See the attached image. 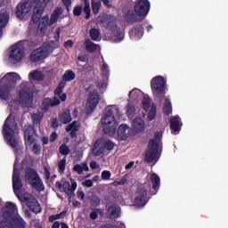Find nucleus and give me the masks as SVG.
<instances>
[{
    "label": "nucleus",
    "instance_id": "obj_1",
    "mask_svg": "<svg viewBox=\"0 0 228 228\" xmlns=\"http://www.w3.org/2000/svg\"><path fill=\"white\" fill-rule=\"evenodd\" d=\"M0 228H26V222L17 214L15 204L5 203L0 214Z\"/></svg>",
    "mask_w": 228,
    "mask_h": 228
},
{
    "label": "nucleus",
    "instance_id": "obj_2",
    "mask_svg": "<svg viewBox=\"0 0 228 228\" xmlns=\"http://www.w3.org/2000/svg\"><path fill=\"white\" fill-rule=\"evenodd\" d=\"M12 188L16 197H18L21 202H26L30 211H33L34 213H40V211H42V208L40 207L38 201H37L33 196L29 195L26 192V191H24V189H22V183L20 182V179H19L17 164L14 165Z\"/></svg>",
    "mask_w": 228,
    "mask_h": 228
},
{
    "label": "nucleus",
    "instance_id": "obj_3",
    "mask_svg": "<svg viewBox=\"0 0 228 228\" xmlns=\"http://www.w3.org/2000/svg\"><path fill=\"white\" fill-rule=\"evenodd\" d=\"M17 81H20V75L9 72L0 79V99L8 101L17 88Z\"/></svg>",
    "mask_w": 228,
    "mask_h": 228
},
{
    "label": "nucleus",
    "instance_id": "obj_4",
    "mask_svg": "<svg viewBox=\"0 0 228 228\" xmlns=\"http://www.w3.org/2000/svg\"><path fill=\"white\" fill-rule=\"evenodd\" d=\"M3 134L4 140L11 147H16L19 145L20 137L19 136V128L17 127V119L12 115L5 119V123L3 128Z\"/></svg>",
    "mask_w": 228,
    "mask_h": 228
},
{
    "label": "nucleus",
    "instance_id": "obj_5",
    "mask_svg": "<svg viewBox=\"0 0 228 228\" xmlns=\"http://www.w3.org/2000/svg\"><path fill=\"white\" fill-rule=\"evenodd\" d=\"M161 136H163V133L157 132L154 138L150 141L145 156L148 163H156L159 159V156H161Z\"/></svg>",
    "mask_w": 228,
    "mask_h": 228
},
{
    "label": "nucleus",
    "instance_id": "obj_6",
    "mask_svg": "<svg viewBox=\"0 0 228 228\" xmlns=\"http://www.w3.org/2000/svg\"><path fill=\"white\" fill-rule=\"evenodd\" d=\"M151 10V2L149 0H136L134 5V12L128 11L126 19L129 22H136L138 17L145 19Z\"/></svg>",
    "mask_w": 228,
    "mask_h": 228
},
{
    "label": "nucleus",
    "instance_id": "obj_7",
    "mask_svg": "<svg viewBox=\"0 0 228 228\" xmlns=\"http://www.w3.org/2000/svg\"><path fill=\"white\" fill-rule=\"evenodd\" d=\"M25 56L24 45L21 42H18L7 50L4 54V61L12 65H17V63H20L24 60Z\"/></svg>",
    "mask_w": 228,
    "mask_h": 228
},
{
    "label": "nucleus",
    "instance_id": "obj_8",
    "mask_svg": "<svg viewBox=\"0 0 228 228\" xmlns=\"http://www.w3.org/2000/svg\"><path fill=\"white\" fill-rule=\"evenodd\" d=\"M61 13H63V9L57 8L52 14L50 20L49 16H43L39 20V24L36 31L37 37H44L49 35L47 27L53 26V24L58 20V18L60 15H61Z\"/></svg>",
    "mask_w": 228,
    "mask_h": 228
},
{
    "label": "nucleus",
    "instance_id": "obj_9",
    "mask_svg": "<svg viewBox=\"0 0 228 228\" xmlns=\"http://www.w3.org/2000/svg\"><path fill=\"white\" fill-rule=\"evenodd\" d=\"M34 92L35 90L29 87V84L23 83L18 91V104H20L21 108H32Z\"/></svg>",
    "mask_w": 228,
    "mask_h": 228
},
{
    "label": "nucleus",
    "instance_id": "obj_10",
    "mask_svg": "<svg viewBox=\"0 0 228 228\" xmlns=\"http://www.w3.org/2000/svg\"><path fill=\"white\" fill-rule=\"evenodd\" d=\"M107 111H110V113L106 114L102 118V130L105 134H109V136H113L115 134V131H117V120L115 119V116L113 115V111H117V106L107 108Z\"/></svg>",
    "mask_w": 228,
    "mask_h": 228
},
{
    "label": "nucleus",
    "instance_id": "obj_11",
    "mask_svg": "<svg viewBox=\"0 0 228 228\" xmlns=\"http://www.w3.org/2000/svg\"><path fill=\"white\" fill-rule=\"evenodd\" d=\"M65 81H61L58 87L55 89V97L53 99L45 98L43 102V111H47L50 106H58L60 100L61 102L67 101V94H63V88H65Z\"/></svg>",
    "mask_w": 228,
    "mask_h": 228
},
{
    "label": "nucleus",
    "instance_id": "obj_12",
    "mask_svg": "<svg viewBox=\"0 0 228 228\" xmlns=\"http://www.w3.org/2000/svg\"><path fill=\"white\" fill-rule=\"evenodd\" d=\"M25 144L27 149L32 151L34 154H40V146L37 143L35 139V130L33 126H27L25 128Z\"/></svg>",
    "mask_w": 228,
    "mask_h": 228
},
{
    "label": "nucleus",
    "instance_id": "obj_13",
    "mask_svg": "<svg viewBox=\"0 0 228 228\" xmlns=\"http://www.w3.org/2000/svg\"><path fill=\"white\" fill-rule=\"evenodd\" d=\"M54 49L49 45H43L41 47L34 50L30 54V61L34 63H38V61H42V60H45Z\"/></svg>",
    "mask_w": 228,
    "mask_h": 228
},
{
    "label": "nucleus",
    "instance_id": "obj_14",
    "mask_svg": "<svg viewBox=\"0 0 228 228\" xmlns=\"http://www.w3.org/2000/svg\"><path fill=\"white\" fill-rule=\"evenodd\" d=\"M151 86L154 97H163L167 86V79L162 76H157L151 79Z\"/></svg>",
    "mask_w": 228,
    "mask_h": 228
},
{
    "label": "nucleus",
    "instance_id": "obj_15",
    "mask_svg": "<svg viewBox=\"0 0 228 228\" xmlns=\"http://www.w3.org/2000/svg\"><path fill=\"white\" fill-rule=\"evenodd\" d=\"M51 0H37V4L34 9V14L32 16V20L29 24V28L32 29L33 27L37 26V22L40 20V15L44 13V9L47 6V3Z\"/></svg>",
    "mask_w": 228,
    "mask_h": 228
},
{
    "label": "nucleus",
    "instance_id": "obj_16",
    "mask_svg": "<svg viewBox=\"0 0 228 228\" xmlns=\"http://www.w3.org/2000/svg\"><path fill=\"white\" fill-rule=\"evenodd\" d=\"M115 144L110 140L100 139L98 140L93 148V153L94 156H101L104 151H112Z\"/></svg>",
    "mask_w": 228,
    "mask_h": 228
},
{
    "label": "nucleus",
    "instance_id": "obj_17",
    "mask_svg": "<svg viewBox=\"0 0 228 228\" xmlns=\"http://www.w3.org/2000/svg\"><path fill=\"white\" fill-rule=\"evenodd\" d=\"M31 13V3L21 1L18 4L15 12L16 17L20 20H26Z\"/></svg>",
    "mask_w": 228,
    "mask_h": 228
},
{
    "label": "nucleus",
    "instance_id": "obj_18",
    "mask_svg": "<svg viewBox=\"0 0 228 228\" xmlns=\"http://www.w3.org/2000/svg\"><path fill=\"white\" fill-rule=\"evenodd\" d=\"M26 181L30 183L31 186L37 191H44V183L35 170L28 169L26 174Z\"/></svg>",
    "mask_w": 228,
    "mask_h": 228
},
{
    "label": "nucleus",
    "instance_id": "obj_19",
    "mask_svg": "<svg viewBox=\"0 0 228 228\" xmlns=\"http://www.w3.org/2000/svg\"><path fill=\"white\" fill-rule=\"evenodd\" d=\"M142 110H145V111H149L148 118H147L149 122H151V120H154V118H156V113H157L156 105L151 103V98H149V95L143 96V99L142 101Z\"/></svg>",
    "mask_w": 228,
    "mask_h": 228
},
{
    "label": "nucleus",
    "instance_id": "obj_20",
    "mask_svg": "<svg viewBox=\"0 0 228 228\" xmlns=\"http://www.w3.org/2000/svg\"><path fill=\"white\" fill-rule=\"evenodd\" d=\"M98 104H99V94L97 93L90 94L87 98V102L86 103V112L92 113V111H94V110L97 108Z\"/></svg>",
    "mask_w": 228,
    "mask_h": 228
},
{
    "label": "nucleus",
    "instance_id": "obj_21",
    "mask_svg": "<svg viewBox=\"0 0 228 228\" xmlns=\"http://www.w3.org/2000/svg\"><path fill=\"white\" fill-rule=\"evenodd\" d=\"M147 191L141 189L137 191V196L134 201V206L137 208H143L147 204Z\"/></svg>",
    "mask_w": 228,
    "mask_h": 228
},
{
    "label": "nucleus",
    "instance_id": "obj_22",
    "mask_svg": "<svg viewBox=\"0 0 228 228\" xmlns=\"http://www.w3.org/2000/svg\"><path fill=\"white\" fill-rule=\"evenodd\" d=\"M118 138L119 140H127L131 136V126L126 124L120 125L117 133Z\"/></svg>",
    "mask_w": 228,
    "mask_h": 228
},
{
    "label": "nucleus",
    "instance_id": "obj_23",
    "mask_svg": "<svg viewBox=\"0 0 228 228\" xmlns=\"http://www.w3.org/2000/svg\"><path fill=\"white\" fill-rule=\"evenodd\" d=\"M132 127L135 133H142L145 129V121L140 117H136L132 121Z\"/></svg>",
    "mask_w": 228,
    "mask_h": 228
},
{
    "label": "nucleus",
    "instance_id": "obj_24",
    "mask_svg": "<svg viewBox=\"0 0 228 228\" xmlns=\"http://www.w3.org/2000/svg\"><path fill=\"white\" fill-rule=\"evenodd\" d=\"M181 126H183V124H181V118H179V116H174L173 118H171L170 128L173 131L174 134L178 133V131H181Z\"/></svg>",
    "mask_w": 228,
    "mask_h": 228
},
{
    "label": "nucleus",
    "instance_id": "obj_25",
    "mask_svg": "<svg viewBox=\"0 0 228 228\" xmlns=\"http://www.w3.org/2000/svg\"><path fill=\"white\" fill-rule=\"evenodd\" d=\"M77 188V183L76 181L71 180V185L70 183L65 182L62 183V190L67 193V195H72L74 191H76Z\"/></svg>",
    "mask_w": 228,
    "mask_h": 228
},
{
    "label": "nucleus",
    "instance_id": "obj_26",
    "mask_svg": "<svg viewBox=\"0 0 228 228\" xmlns=\"http://www.w3.org/2000/svg\"><path fill=\"white\" fill-rule=\"evenodd\" d=\"M63 29V28L61 27H57L54 30L53 33V38L55 39L54 41H52L51 43H49L48 45H50L52 46V48L54 49H58V47H60V34L61 33V30Z\"/></svg>",
    "mask_w": 228,
    "mask_h": 228
},
{
    "label": "nucleus",
    "instance_id": "obj_27",
    "mask_svg": "<svg viewBox=\"0 0 228 228\" xmlns=\"http://www.w3.org/2000/svg\"><path fill=\"white\" fill-rule=\"evenodd\" d=\"M59 120L61 124H69L72 121L69 110H64L59 114Z\"/></svg>",
    "mask_w": 228,
    "mask_h": 228
},
{
    "label": "nucleus",
    "instance_id": "obj_28",
    "mask_svg": "<svg viewBox=\"0 0 228 228\" xmlns=\"http://www.w3.org/2000/svg\"><path fill=\"white\" fill-rule=\"evenodd\" d=\"M45 75L40 70H32L28 73V79L32 81H44Z\"/></svg>",
    "mask_w": 228,
    "mask_h": 228
},
{
    "label": "nucleus",
    "instance_id": "obj_29",
    "mask_svg": "<svg viewBox=\"0 0 228 228\" xmlns=\"http://www.w3.org/2000/svg\"><path fill=\"white\" fill-rule=\"evenodd\" d=\"M147 94H143V93L140 89H133L129 92L128 97L130 101H137V99H141L143 101V97Z\"/></svg>",
    "mask_w": 228,
    "mask_h": 228
},
{
    "label": "nucleus",
    "instance_id": "obj_30",
    "mask_svg": "<svg viewBox=\"0 0 228 228\" xmlns=\"http://www.w3.org/2000/svg\"><path fill=\"white\" fill-rule=\"evenodd\" d=\"M81 127V124L78 121H73L71 124L66 126V132L70 133L71 136H74L79 128Z\"/></svg>",
    "mask_w": 228,
    "mask_h": 228
},
{
    "label": "nucleus",
    "instance_id": "obj_31",
    "mask_svg": "<svg viewBox=\"0 0 228 228\" xmlns=\"http://www.w3.org/2000/svg\"><path fill=\"white\" fill-rule=\"evenodd\" d=\"M130 37L134 40H140L143 37V28H132L130 30Z\"/></svg>",
    "mask_w": 228,
    "mask_h": 228
},
{
    "label": "nucleus",
    "instance_id": "obj_32",
    "mask_svg": "<svg viewBox=\"0 0 228 228\" xmlns=\"http://www.w3.org/2000/svg\"><path fill=\"white\" fill-rule=\"evenodd\" d=\"M108 215L110 218H118L120 216V208L116 205H112L108 209Z\"/></svg>",
    "mask_w": 228,
    "mask_h": 228
},
{
    "label": "nucleus",
    "instance_id": "obj_33",
    "mask_svg": "<svg viewBox=\"0 0 228 228\" xmlns=\"http://www.w3.org/2000/svg\"><path fill=\"white\" fill-rule=\"evenodd\" d=\"M85 45H86V51H88V53H95V51H101V46L92 43V41L86 39L85 41Z\"/></svg>",
    "mask_w": 228,
    "mask_h": 228
},
{
    "label": "nucleus",
    "instance_id": "obj_34",
    "mask_svg": "<svg viewBox=\"0 0 228 228\" xmlns=\"http://www.w3.org/2000/svg\"><path fill=\"white\" fill-rule=\"evenodd\" d=\"M162 108L164 115L168 116L172 114V103L170 102V100L168 98H164Z\"/></svg>",
    "mask_w": 228,
    "mask_h": 228
},
{
    "label": "nucleus",
    "instance_id": "obj_35",
    "mask_svg": "<svg viewBox=\"0 0 228 228\" xmlns=\"http://www.w3.org/2000/svg\"><path fill=\"white\" fill-rule=\"evenodd\" d=\"M10 14L8 12L0 13V29L3 31L6 26H8V20Z\"/></svg>",
    "mask_w": 228,
    "mask_h": 228
},
{
    "label": "nucleus",
    "instance_id": "obj_36",
    "mask_svg": "<svg viewBox=\"0 0 228 228\" xmlns=\"http://www.w3.org/2000/svg\"><path fill=\"white\" fill-rule=\"evenodd\" d=\"M111 38L116 44L122 42V40H124V32L118 28H116Z\"/></svg>",
    "mask_w": 228,
    "mask_h": 228
},
{
    "label": "nucleus",
    "instance_id": "obj_37",
    "mask_svg": "<svg viewBox=\"0 0 228 228\" xmlns=\"http://www.w3.org/2000/svg\"><path fill=\"white\" fill-rule=\"evenodd\" d=\"M101 74L108 79L110 77V66L106 62H102L100 67Z\"/></svg>",
    "mask_w": 228,
    "mask_h": 228
},
{
    "label": "nucleus",
    "instance_id": "obj_38",
    "mask_svg": "<svg viewBox=\"0 0 228 228\" xmlns=\"http://www.w3.org/2000/svg\"><path fill=\"white\" fill-rule=\"evenodd\" d=\"M90 168L88 167V164L83 163V164H77L74 167V171L77 172L78 174H81L83 172H88Z\"/></svg>",
    "mask_w": 228,
    "mask_h": 228
},
{
    "label": "nucleus",
    "instance_id": "obj_39",
    "mask_svg": "<svg viewBox=\"0 0 228 228\" xmlns=\"http://www.w3.org/2000/svg\"><path fill=\"white\" fill-rule=\"evenodd\" d=\"M151 181L153 184V189L159 190V183H161L159 176H158L156 174H152L151 176Z\"/></svg>",
    "mask_w": 228,
    "mask_h": 228
},
{
    "label": "nucleus",
    "instance_id": "obj_40",
    "mask_svg": "<svg viewBox=\"0 0 228 228\" xmlns=\"http://www.w3.org/2000/svg\"><path fill=\"white\" fill-rule=\"evenodd\" d=\"M76 78V74L72 70H68L65 72L63 76V80L62 81H72Z\"/></svg>",
    "mask_w": 228,
    "mask_h": 228
},
{
    "label": "nucleus",
    "instance_id": "obj_41",
    "mask_svg": "<svg viewBox=\"0 0 228 228\" xmlns=\"http://www.w3.org/2000/svg\"><path fill=\"white\" fill-rule=\"evenodd\" d=\"M44 118V113L42 112H36L32 115V120L36 126H38L40 124V120Z\"/></svg>",
    "mask_w": 228,
    "mask_h": 228
},
{
    "label": "nucleus",
    "instance_id": "obj_42",
    "mask_svg": "<svg viewBox=\"0 0 228 228\" xmlns=\"http://www.w3.org/2000/svg\"><path fill=\"white\" fill-rule=\"evenodd\" d=\"M92 8L93 13L97 15V13H99V10H101V1L92 0Z\"/></svg>",
    "mask_w": 228,
    "mask_h": 228
},
{
    "label": "nucleus",
    "instance_id": "obj_43",
    "mask_svg": "<svg viewBox=\"0 0 228 228\" xmlns=\"http://www.w3.org/2000/svg\"><path fill=\"white\" fill-rule=\"evenodd\" d=\"M84 2H85L84 12L86 14V19H90V13L92 12V10L90 9V0H84Z\"/></svg>",
    "mask_w": 228,
    "mask_h": 228
},
{
    "label": "nucleus",
    "instance_id": "obj_44",
    "mask_svg": "<svg viewBox=\"0 0 228 228\" xmlns=\"http://www.w3.org/2000/svg\"><path fill=\"white\" fill-rule=\"evenodd\" d=\"M92 40H99L100 33L97 28H92L89 32Z\"/></svg>",
    "mask_w": 228,
    "mask_h": 228
},
{
    "label": "nucleus",
    "instance_id": "obj_45",
    "mask_svg": "<svg viewBox=\"0 0 228 228\" xmlns=\"http://www.w3.org/2000/svg\"><path fill=\"white\" fill-rule=\"evenodd\" d=\"M96 86L100 90H106V88H108V80H99L96 83Z\"/></svg>",
    "mask_w": 228,
    "mask_h": 228
},
{
    "label": "nucleus",
    "instance_id": "obj_46",
    "mask_svg": "<svg viewBox=\"0 0 228 228\" xmlns=\"http://www.w3.org/2000/svg\"><path fill=\"white\" fill-rule=\"evenodd\" d=\"M134 111H135L134 106H133V105H131V104H128V105L126 106V115H127L129 118H131V117H133V115H134Z\"/></svg>",
    "mask_w": 228,
    "mask_h": 228
},
{
    "label": "nucleus",
    "instance_id": "obj_47",
    "mask_svg": "<svg viewBox=\"0 0 228 228\" xmlns=\"http://www.w3.org/2000/svg\"><path fill=\"white\" fill-rule=\"evenodd\" d=\"M65 216V212H62L61 214L53 215L49 217L50 222H54V220H60V218H63Z\"/></svg>",
    "mask_w": 228,
    "mask_h": 228
},
{
    "label": "nucleus",
    "instance_id": "obj_48",
    "mask_svg": "<svg viewBox=\"0 0 228 228\" xmlns=\"http://www.w3.org/2000/svg\"><path fill=\"white\" fill-rule=\"evenodd\" d=\"M60 152L61 154H63V156H68V154L70 153V149H69L66 145H61L60 147Z\"/></svg>",
    "mask_w": 228,
    "mask_h": 228
},
{
    "label": "nucleus",
    "instance_id": "obj_49",
    "mask_svg": "<svg viewBox=\"0 0 228 228\" xmlns=\"http://www.w3.org/2000/svg\"><path fill=\"white\" fill-rule=\"evenodd\" d=\"M66 161L67 160L63 159L59 162V170L61 173L65 171Z\"/></svg>",
    "mask_w": 228,
    "mask_h": 228
},
{
    "label": "nucleus",
    "instance_id": "obj_50",
    "mask_svg": "<svg viewBox=\"0 0 228 228\" xmlns=\"http://www.w3.org/2000/svg\"><path fill=\"white\" fill-rule=\"evenodd\" d=\"M111 177V173L110 171H103L102 173V179H104L105 181H108Z\"/></svg>",
    "mask_w": 228,
    "mask_h": 228
},
{
    "label": "nucleus",
    "instance_id": "obj_51",
    "mask_svg": "<svg viewBox=\"0 0 228 228\" xmlns=\"http://www.w3.org/2000/svg\"><path fill=\"white\" fill-rule=\"evenodd\" d=\"M83 12V8L81 6H77L73 10L74 15L79 16L81 15V12Z\"/></svg>",
    "mask_w": 228,
    "mask_h": 228
},
{
    "label": "nucleus",
    "instance_id": "obj_52",
    "mask_svg": "<svg viewBox=\"0 0 228 228\" xmlns=\"http://www.w3.org/2000/svg\"><path fill=\"white\" fill-rule=\"evenodd\" d=\"M83 186H86V188H92V186H94V182L92 180H86L83 182Z\"/></svg>",
    "mask_w": 228,
    "mask_h": 228
},
{
    "label": "nucleus",
    "instance_id": "obj_53",
    "mask_svg": "<svg viewBox=\"0 0 228 228\" xmlns=\"http://www.w3.org/2000/svg\"><path fill=\"white\" fill-rule=\"evenodd\" d=\"M86 137L84 134H78V136L77 137V143H83V142H85Z\"/></svg>",
    "mask_w": 228,
    "mask_h": 228
},
{
    "label": "nucleus",
    "instance_id": "obj_54",
    "mask_svg": "<svg viewBox=\"0 0 228 228\" xmlns=\"http://www.w3.org/2000/svg\"><path fill=\"white\" fill-rule=\"evenodd\" d=\"M62 3L65 4L67 10H69L70 5L72 4V0H62Z\"/></svg>",
    "mask_w": 228,
    "mask_h": 228
},
{
    "label": "nucleus",
    "instance_id": "obj_55",
    "mask_svg": "<svg viewBox=\"0 0 228 228\" xmlns=\"http://www.w3.org/2000/svg\"><path fill=\"white\" fill-rule=\"evenodd\" d=\"M72 45H74V42L72 40H68L67 42H65L64 44V47H72Z\"/></svg>",
    "mask_w": 228,
    "mask_h": 228
},
{
    "label": "nucleus",
    "instance_id": "obj_56",
    "mask_svg": "<svg viewBox=\"0 0 228 228\" xmlns=\"http://www.w3.org/2000/svg\"><path fill=\"white\" fill-rule=\"evenodd\" d=\"M133 167H134V161H131L129 164H127L126 166V170H131V168H133Z\"/></svg>",
    "mask_w": 228,
    "mask_h": 228
},
{
    "label": "nucleus",
    "instance_id": "obj_57",
    "mask_svg": "<svg viewBox=\"0 0 228 228\" xmlns=\"http://www.w3.org/2000/svg\"><path fill=\"white\" fill-rule=\"evenodd\" d=\"M56 138H58V134H56V132H53L51 136H50V141L51 142H54V140H56Z\"/></svg>",
    "mask_w": 228,
    "mask_h": 228
},
{
    "label": "nucleus",
    "instance_id": "obj_58",
    "mask_svg": "<svg viewBox=\"0 0 228 228\" xmlns=\"http://www.w3.org/2000/svg\"><path fill=\"white\" fill-rule=\"evenodd\" d=\"M77 60H78V61H86V56H85V55H83V54H80V55H78V57H77Z\"/></svg>",
    "mask_w": 228,
    "mask_h": 228
},
{
    "label": "nucleus",
    "instance_id": "obj_59",
    "mask_svg": "<svg viewBox=\"0 0 228 228\" xmlns=\"http://www.w3.org/2000/svg\"><path fill=\"white\" fill-rule=\"evenodd\" d=\"M77 197H78V199H80V200H83L85 199V192L79 191L77 192Z\"/></svg>",
    "mask_w": 228,
    "mask_h": 228
},
{
    "label": "nucleus",
    "instance_id": "obj_60",
    "mask_svg": "<svg viewBox=\"0 0 228 228\" xmlns=\"http://www.w3.org/2000/svg\"><path fill=\"white\" fill-rule=\"evenodd\" d=\"M102 1L105 6H107L108 8H111V3L110 2V0H102Z\"/></svg>",
    "mask_w": 228,
    "mask_h": 228
},
{
    "label": "nucleus",
    "instance_id": "obj_61",
    "mask_svg": "<svg viewBox=\"0 0 228 228\" xmlns=\"http://www.w3.org/2000/svg\"><path fill=\"white\" fill-rule=\"evenodd\" d=\"M90 167H91L93 170H95V168L98 167L97 162L92 161V162L90 163Z\"/></svg>",
    "mask_w": 228,
    "mask_h": 228
},
{
    "label": "nucleus",
    "instance_id": "obj_62",
    "mask_svg": "<svg viewBox=\"0 0 228 228\" xmlns=\"http://www.w3.org/2000/svg\"><path fill=\"white\" fill-rule=\"evenodd\" d=\"M90 216H91L92 220L97 219V212H95V211L92 212Z\"/></svg>",
    "mask_w": 228,
    "mask_h": 228
},
{
    "label": "nucleus",
    "instance_id": "obj_63",
    "mask_svg": "<svg viewBox=\"0 0 228 228\" xmlns=\"http://www.w3.org/2000/svg\"><path fill=\"white\" fill-rule=\"evenodd\" d=\"M52 126L53 127H58V120L57 119H53L52 122Z\"/></svg>",
    "mask_w": 228,
    "mask_h": 228
},
{
    "label": "nucleus",
    "instance_id": "obj_64",
    "mask_svg": "<svg viewBox=\"0 0 228 228\" xmlns=\"http://www.w3.org/2000/svg\"><path fill=\"white\" fill-rule=\"evenodd\" d=\"M52 228H60V222H54Z\"/></svg>",
    "mask_w": 228,
    "mask_h": 228
}]
</instances>
